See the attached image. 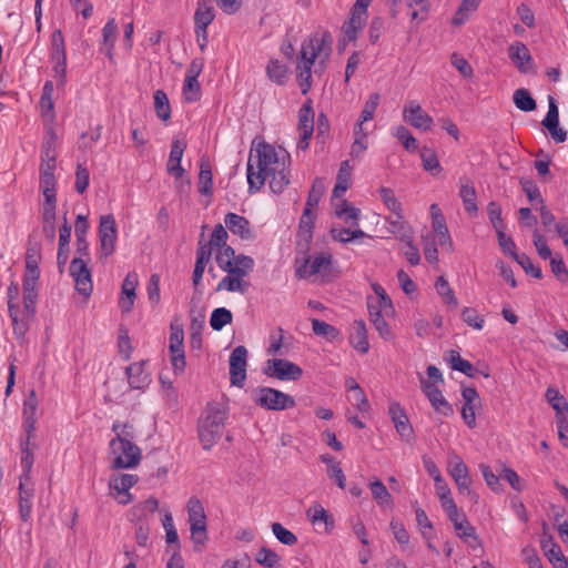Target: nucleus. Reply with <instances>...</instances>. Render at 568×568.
Masks as SVG:
<instances>
[{
	"label": "nucleus",
	"mask_w": 568,
	"mask_h": 568,
	"mask_svg": "<svg viewBox=\"0 0 568 568\" xmlns=\"http://www.w3.org/2000/svg\"><path fill=\"white\" fill-rule=\"evenodd\" d=\"M290 155L278 153L266 142L258 143L250 153L247 161V182L250 192L260 191L267 181L273 193H282L290 184Z\"/></svg>",
	"instance_id": "1"
},
{
	"label": "nucleus",
	"mask_w": 568,
	"mask_h": 568,
	"mask_svg": "<svg viewBox=\"0 0 568 568\" xmlns=\"http://www.w3.org/2000/svg\"><path fill=\"white\" fill-rule=\"evenodd\" d=\"M332 36L329 32H314L301 44L297 57V81L303 94L312 87V67L315 73L326 69L332 53Z\"/></svg>",
	"instance_id": "2"
},
{
	"label": "nucleus",
	"mask_w": 568,
	"mask_h": 568,
	"mask_svg": "<svg viewBox=\"0 0 568 568\" xmlns=\"http://www.w3.org/2000/svg\"><path fill=\"white\" fill-rule=\"evenodd\" d=\"M227 410L216 403H209L199 419L197 434L204 450H210L221 438Z\"/></svg>",
	"instance_id": "3"
},
{
	"label": "nucleus",
	"mask_w": 568,
	"mask_h": 568,
	"mask_svg": "<svg viewBox=\"0 0 568 568\" xmlns=\"http://www.w3.org/2000/svg\"><path fill=\"white\" fill-rule=\"evenodd\" d=\"M110 455L112 456L111 468L129 469L136 467L142 458L141 448L129 440H110Z\"/></svg>",
	"instance_id": "4"
},
{
	"label": "nucleus",
	"mask_w": 568,
	"mask_h": 568,
	"mask_svg": "<svg viewBox=\"0 0 568 568\" xmlns=\"http://www.w3.org/2000/svg\"><path fill=\"white\" fill-rule=\"evenodd\" d=\"M254 267V261L252 257H241L235 265V268L227 271V275L224 276L216 286V292H239L244 294L250 284L245 281V276L252 272Z\"/></svg>",
	"instance_id": "5"
},
{
	"label": "nucleus",
	"mask_w": 568,
	"mask_h": 568,
	"mask_svg": "<svg viewBox=\"0 0 568 568\" xmlns=\"http://www.w3.org/2000/svg\"><path fill=\"white\" fill-rule=\"evenodd\" d=\"M253 402L268 410H284L296 405L295 399L278 389L271 387H257L252 392Z\"/></svg>",
	"instance_id": "6"
},
{
	"label": "nucleus",
	"mask_w": 568,
	"mask_h": 568,
	"mask_svg": "<svg viewBox=\"0 0 568 568\" xmlns=\"http://www.w3.org/2000/svg\"><path fill=\"white\" fill-rule=\"evenodd\" d=\"M187 515L191 537L194 544L204 545L206 535V515L200 499L191 497L187 501Z\"/></svg>",
	"instance_id": "7"
},
{
	"label": "nucleus",
	"mask_w": 568,
	"mask_h": 568,
	"mask_svg": "<svg viewBox=\"0 0 568 568\" xmlns=\"http://www.w3.org/2000/svg\"><path fill=\"white\" fill-rule=\"evenodd\" d=\"M184 331L182 324L172 322L170 325L169 353L173 371L181 375L185 371Z\"/></svg>",
	"instance_id": "8"
},
{
	"label": "nucleus",
	"mask_w": 568,
	"mask_h": 568,
	"mask_svg": "<svg viewBox=\"0 0 568 568\" xmlns=\"http://www.w3.org/2000/svg\"><path fill=\"white\" fill-rule=\"evenodd\" d=\"M296 276L300 278H310L329 275L332 270V255L326 253L316 254L313 257H305L301 264L296 261Z\"/></svg>",
	"instance_id": "9"
},
{
	"label": "nucleus",
	"mask_w": 568,
	"mask_h": 568,
	"mask_svg": "<svg viewBox=\"0 0 568 568\" xmlns=\"http://www.w3.org/2000/svg\"><path fill=\"white\" fill-rule=\"evenodd\" d=\"M118 230L115 219L112 214H105L100 217L99 240L100 257H109L115 251Z\"/></svg>",
	"instance_id": "10"
},
{
	"label": "nucleus",
	"mask_w": 568,
	"mask_h": 568,
	"mask_svg": "<svg viewBox=\"0 0 568 568\" xmlns=\"http://www.w3.org/2000/svg\"><path fill=\"white\" fill-rule=\"evenodd\" d=\"M448 470L453 479L455 480L460 493H466L475 501L477 496L470 489L471 479L469 477L468 468L463 459L455 453L449 455Z\"/></svg>",
	"instance_id": "11"
},
{
	"label": "nucleus",
	"mask_w": 568,
	"mask_h": 568,
	"mask_svg": "<svg viewBox=\"0 0 568 568\" xmlns=\"http://www.w3.org/2000/svg\"><path fill=\"white\" fill-rule=\"evenodd\" d=\"M70 275L74 281L75 290L85 297H89L93 290L91 272L83 257H74L70 263Z\"/></svg>",
	"instance_id": "12"
},
{
	"label": "nucleus",
	"mask_w": 568,
	"mask_h": 568,
	"mask_svg": "<svg viewBox=\"0 0 568 568\" xmlns=\"http://www.w3.org/2000/svg\"><path fill=\"white\" fill-rule=\"evenodd\" d=\"M314 110L312 100H307L298 111V125L300 140L297 148L305 151L310 143V139L314 132Z\"/></svg>",
	"instance_id": "13"
},
{
	"label": "nucleus",
	"mask_w": 568,
	"mask_h": 568,
	"mask_svg": "<svg viewBox=\"0 0 568 568\" xmlns=\"http://www.w3.org/2000/svg\"><path fill=\"white\" fill-rule=\"evenodd\" d=\"M265 374L280 381H297L303 375V369L287 359L274 358L267 361Z\"/></svg>",
	"instance_id": "14"
},
{
	"label": "nucleus",
	"mask_w": 568,
	"mask_h": 568,
	"mask_svg": "<svg viewBox=\"0 0 568 568\" xmlns=\"http://www.w3.org/2000/svg\"><path fill=\"white\" fill-rule=\"evenodd\" d=\"M247 349L240 345L230 355V381L233 386L242 387L246 379Z\"/></svg>",
	"instance_id": "15"
},
{
	"label": "nucleus",
	"mask_w": 568,
	"mask_h": 568,
	"mask_svg": "<svg viewBox=\"0 0 568 568\" xmlns=\"http://www.w3.org/2000/svg\"><path fill=\"white\" fill-rule=\"evenodd\" d=\"M403 119L416 129L428 131L433 125V118L428 115L420 104L409 101L403 109Z\"/></svg>",
	"instance_id": "16"
},
{
	"label": "nucleus",
	"mask_w": 568,
	"mask_h": 568,
	"mask_svg": "<svg viewBox=\"0 0 568 568\" xmlns=\"http://www.w3.org/2000/svg\"><path fill=\"white\" fill-rule=\"evenodd\" d=\"M388 414L402 439L409 443L414 437V430L405 409L399 403L392 402L388 407Z\"/></svg>",
	"instance_id": "17"
},
{
	"label": "nucleus",
	"mask_w": 568,
	"mask_h": 568,
	"mask_svg": "<svg viewBox=\"0 0 568 568\" xmlns=\"http://www.w3.org/2000/svg\"><path fill=\"white\" fill-rule=\"evenodd\" d=\"M420 388L437 413L443 416H450L453 414L452 405L445 399L440 389L435 384L428 379L422 378Z\"/></svg>",
	"instance_id": "18"
},
{
	"label": "nucleus",
	"mask_w": 568,
	"mask_h": 568,
	"mask_svg": "<svg viewBox=\"0 0 568 568\" xmlns=\"http://www.w3.org/2000/svg\"><path fill=\"white\" fill-rule=\"evenodd\" d=\"M138 480L139 477L132 474L114 475L110 478L109 487L111 490L116 491L118 495H122L123 498L119 499V503L126 505L132 500V495L129 493V489L132 488Z\"/></svg>",
	"instance_id": "19"
},
{
	"label": "nucleus",
	"mask_w": 568,
	"mask_h": 568,
	"mask_svg": "<svg viewBox=\"0 0 568 568\" xmlns=\"http://www.w3.org/2000/svg\"><path fill=\"white\" fill-rule=\"evenodd\" d=\"M508 57L521 73L532 69V58L528 48L523 42H515L508 49Z\"/></svg>",
	"instance_id": "20"
},
{
	"label": "nucleus",
	"mask_w": 568,
	"mask_h": 568,
	"mask_svg": "<svg viewBox=\"0 0 568 568\" xmlns=\"http://www.w3.org/2000/svg\"><path fill=\"white\" fill-rule=\"evenodd\" d=\"M139 284L138 274L130 272L122 283V296L120 298V307L123 312H130L133 307L136 294L135 290Z\"/></svg>",
	"instance_id": "21"
},
{
	"label": "nucleus",
	"mask_w": 568,
	"mask_h": 568,
	"mask_svg": "<svg viewBox=\"0 0 568 568\" xmlns=\"http://www.w3.org/2000/svg\"><path fill=\"white\" fill-rule=\"evenodd\" d=\"M19 294L18 285L11 284L8 288V308L9 315L12 321L13 331L17 335L22 336L27 332V321L26 318H20V308L18 305L13 304V300L17 298Z\"/></svg>",
	"instance_id": "22"
},
{
	"label": "nucleus",
	"mask_w": 568,
	"mask_h": 568,
	"mask_svg": "<svg viewBox=\"0 0 568 568\" xmlns=\"http://www.w3.org/2000/svg\"><path fill=\"white\" fill-rule=\"evenodd\" d=\"M185 146V143L180 140H173L171 144V151L169 161L166 163V170L175 179H181L185 173V170L181 166V160Z\"/></svg>",
	"instance_id": "23"
},
{
	"label": "nucleus",
	"mask_w": 568,
	"mask_h": 568,
	"mask_svg": "<svg viewBox=\"0 0 568 568\" xmlns=\"http://www.w3.org/2000/svg\"><path fill=\"white\" fill-rule=\"evenodd\" d=\"M446 514L450 521L453 523L454 528L457 531V535L462 539L467 540V538H473L474 540H477L475 528L469 524L466 516L458 511L457 507L454 510L452 509L447 511Z\"/></svg>",
	"instance_id": "24"
},
{
	"label": "nucleus",
	"mask_w": 568,
	"mask_h": 568,
	"mask_svg": "<svg viewBox=\"0 0 568 568\" xmlns=\"http://www.w3.org/2000/svg\"><path fill=\"white\" fill-rule=\"evenodd\" d=\"M214 18L215 10L211 4V0H199L194 13V29H200V32L204 33V29H207Z\"/></svg>",
	"instance_id": "25"
},
{
	"label": "nucleus",
	"mask_w": 568,
	"mask_h": 568,
	"mask_svg": "<svg viewBox=\"0 0 568 568\" xmlns=\"http://www.w3.org/2000/svg\"><path fill=\"white\" fill-rule=\"evenodd\" d=\"M349 343L356 351L362 354H366L369 351L367 328L364 321H354L352 325V332L349 334Z\"/></svg>",
	"instance_id": "26"
},
{
	"label": "nucleus",
	"mask_w": 568,
	"mask_h": 568,
	"mask_svg": "<svg viewBox=\"0 0 568 568\" xmlns=\"http://www.w3.org/2000/svg\"><path fill=\"white\" fill-rule=\"evenodd\" d=\"M129 384L134 389H143L149 385V374L145 372V362L133 363L126 367Z\"/></svg>",
	"instance_id": "27"
},
{
	"label": "nucleus",
	"mask_w": 568,
	"mask_h": 568,
	"mask_svg": "<svg viewBox=\"0 0 568 568\" xmlns=\"http://www.w3.org/2000/svg\"><path fill=\"white\" fill-rule=\"evenodd\" d=\"M459 196L463 200L465 210L470 215L477 213L476 191L469 179L463 176L459 179Z\"/></svg>",
	"instance_id": "28"
},
{
	"label": "nucleus",
	"mask_w": 568,
	"mask_h": 568,
	"mask_svg": "<svg viewBox=\"0 0 568 568\" xmlns=\"http://www.w3.org/2000/svg\"><path fill=\"white\" fill-rule=\"evenodd\" d=\"M315 210L304 207L303 214L300 219L297 237L308 245L313 237V229L315 223Z\"/></svg>",
	"instance_id": "29"
},
{
	"label": "nucleus",
	"mask_w": 568,
	"mask_h": 568,
	"mask_svg": "<svg viewBox=\"0 0 568 568\" xmlns=\"http://www.w3.org/2000/svg\"><path fill=\"white\" fill-rule=\"evenodd\" d=\"M37 298V285H23V310H20V318H26L27 326L36 313Z\"/></svg>",
	"instance_id": "30"
},
{
	"label": "nucleus",
	"mask_w": 568,
	"mask_h": 568,
	"mask_svg": "<svg viewBox=\"0 0 568 568\" xmlns=\"http://www.w3.org/2000/svg\"><path fill=\"white\" fill-rule=\"evenodd\" d=\"M224 222L233 234L239 235L242 239L251 237L250 223L244 216L235 213H227Z\"/></svg>",
	"instance_id": "31"
},
{
	"label": "nucleus",
	"mask_w": 568,
	"mask_h": 568,
	"mask_svg": "<svg viewBox=\"0 0 568 568\" xmlns=\"http://www.w3.org/2000/svg\"><path fill=\"white\" fill-rule=\"evenodd\" d=\"M118 36V24L114 19H110L102 30L101 50L105 52L110 60L113 59V49Z\"/></svg>",
	"instance_id": "32"
},
{
	"label": "nucleus",
	"mask_w": 568,
	"mask_h": 568,
	"mask_svg": "<svg viewBox=\"0 0 568 568\" xmlns=\"http://www.w3.org/2000/svg\"><path fill=\"white\" fill-rule=\"evenodd\" d=\"M334 213L349 226L358 227L361 211L346 200H343L341 203L335 205Z\"/></svg>",
	"instance_id": "33"
},
{
	"label": "nucleus",
	"mask_w": 568,
	"mask_h": 568,
	"mask_svg": "<svg viewBox=\"0 0 568 568\" xmlns=\"http://www.w3.org/2000/svg\"><path fill=\"white\" fill-rule=\"evenodd\" d=\"M241 257H247L246 255L240 254L235 255V251L231 246L220 247L217 250L215 261L217 266L224 271H231L235 268L237 262Z\"/></svg>",
	"instance_id": "34"
},
{
	"label": "nucleus",
	"mask_w": 568,
	"mask_h": 568,
	"mask_svg": "<svg viewBox=\"0 0 568 568\" xmlns=\"http://www.w3.org/2000/svg\"><path fill=\"white\" fill-rule=\"evenodd\" d=\"M307 516L313 525L323 524L325 532H328L334 528L333 516L318 504L314 505L307 510Z\"/></svg>",
	"instance_id": "35"
},
{
	"label": "nucleus",
	"mask_w": 568,
	"mask_h": 568,
	"mask_svg": "<svg viewBox=\"0 0 568 568\" xmlns=\"http://www.w3.org/2000/svg\"><path fill=\"white\" fill-rule=\"evenodd\" d=\"M352 178V166L349 165L348 161H343L341 163L337 178H336V184L333 190V196L334 197H342L343 194L347 191L349 186V181Z\"/></svg>",
	"instance_id": "36"
},
{
	"label": "nucleus",
	"mask_w": 568,
	"mask_h": 568,
	"mask_svg": "<svg viewBox=\"0 0 568 568\" xmlns=\"http://www.w3.org/2000/svg\"><path fill=\"white\" fill-rule=\"evenodd\" d=\"M77 253L78 257L88 255V242L85 235L89 229L88 220L84 215H78L75 220Z\"/></svg>",
	"instance_id": "37"
},
{
	"label": "nucleus",
	"mask_w": 568,
	"mask_h": 568,
	"mask_svg": "<svg viewBox=\"0 0 568 568\" xmlns=\"http://www.w3.org/2000/svg\"><path fill=\"white\" fill-rule=\"evenodd\" d=\"M53 91L54 87L51 81H47L42 89V94L40 98V108L42 111V115L44 118H49L52 122L54 119V103H53Z\"/></svg>",
	"instance_id": "38"
},
{
	"label": "nucleus",
	"mask_w": 568,
	"mask_h": 568,
	"mask_svg": "<svg viewBox=\"0 0 568 568\" xmlns=\"http://www.w3.org/2000/svg\"><path fill=\"white\" fill-rule=\"evenodd\" d=\"M545 396L549 405L556 410L557 418L568 415V402L556 387H548Z\"/></svg>",
	"instance_id": "39"
},
{
	"label": "nucleus",
	"mask_w": 568,
	"mask_h": 568,
	"mask_svg": "<svg viewBox=\"0 0 568 568\" xmlns=\"http://www.w3.org/2000/svg\"><path fill=\"white\" fill-rule=\"evenodd\" d=\"M333 240L341 243H348L356 239H363L366 236L365 232L356 226L349 227H337L333 226L329 231Z\"/></svg>",
	"instance_id": "40"
},
{
	"label": "nucleus",
	"mask_w": 568,
	"mask_h": 568,
	"mask_svg": "<svg viewBox=\"0 0 568 568\" xmlns=\"http://www.w3.org/2000/svg\"><path fill=\"white\" fill-rule=\"evenodd\" d=\"M42 231L44 236L53 242L55 239V205H43Z\"/></svg>",
	"instance_id": "41"
},
{
	"label": "nucleus",
	"mask_w": 568,
	"mask_h": 568,
	"mask_svg": "<svg viewBox=\"0 0 568 568\" xmlns=\"http://www.w3.org/2000/svg\"><path fill=\"white\" fill-rule=\"evenodd\" d=\"M435 288L448 308L455 310L458 306V300L444 276L437 278Z\"/></svg>",
	"instance_id": "42"
},
{
	"label": "nucleus",
	"mask_w": 568,
	"mask_h": 568,
	"mask_svg": "<svg viewBox=\"0 0 568 568\" xmlns=\"http://www.w3.org/2000/svg\"><path fill=\"white\" fill-rule=\"evenodd\" d=\"M372 497L379 506H392L393 505V498L389 491L387 490L386 486L379 480H373L368 485Z\"/></svg>",
	"instance_id": "43"
},
{
	"label": "nucleus",
	"mask_w": 568,
	"mask_h": 568,
	"mask_svg": "<svg viewBox=\"0 0 568 568\" xmlns=\"http://www.w3.org/2000/svg\"><path fill=\"white\" fill-rule=\"evenodd\" d=\"M389 224V232L394 234L397 239L403 241H408L409 237L413 236L412 229L409 225L403 220L402 212L399 216L396 215L395 219H387Z\"/></svg>",
	"instance_id": "44"
},
{
	"label": "nucleus",
	"mask_w": 568,
	"mask_h": 568,
	"mask_svg": "<svg viewBox=\"0 0 568 568\" xmlns=\"http://www.w3.org/2000/svg\"><path fill=\"white\" fill-rule=\"evenodd\" d=\"M479 2L480 0H463L453 17L452 23L457 27L464 24L468 20L469 16L477 10Z\"/></svg>",
	"instance_id": "45"
},
{
	"label": "nucleus",
	"mask_w": 568,
	"mask_h": 568,
	"mask_svg": "<svg viewBox=\"0 0 568 568\" xmlns=\"http://www.w3.org/2000/svg\"><path fill=\"white\" fill-rule=\"evenodd\" d=\"M514 103L517 109L524 112H531L536 110L537 104L530 92L527 89H517L513 95Z\"/></svg>",
	"instance_id": "46"
},
{
	"label": "nucleus",
	"mask_w": 568,
	"mask_h": 568,
	"mask_svg": "<svg viewBox=\"0 0 568 568\" xmlns=\"http://www.w3.org/2000/svg\"><path fill=\"white\" fill-rule=\"evenodd\" d=\"M40 187L45 199L44 205H57L55 176L40 174Z\"/></svg>",
	"instance_id": "47"
},
{
	"label": "nucleus",
	"mask_w": 568,
	"mask_h": 568,
	"mask_svg": "<svg viewBox=\"0 0 568 568\" xmlns=\"http://www.w3.org/2000/svg\"><path fill=\"white\" fill-rule=\"evenodd\" d=\"M268 79L276 84H284L287 79V68L278 60H271L266 67Z\"/></svg>",
	"instance_id": "48"
},
{
	"label": "nucleus",
	"mask_w": 568,
	"mask_h": 568,
	"mask_svg": "<svg viewBox=\"0 0 568 568\" xmlns=\"http://www.w3.org/2000/svg\"><path fill=\"white\" fill-rule=\"evenodd\" d=\"M312 329L315 335L322 336L329 342L336 341L341 336L338 329L333 325L317 318L312 320Z\"/></svg>",
	"instance_id": "49"
},
{
	"label": "nucleus",
	"mask_w": 568,
	"mask_h": 568,
	"mask_svg": "<svg viewBox=\"0 0 568 568\" xmlns=\"http://www.w3.org/2000/svg\"><path fill=\"white\" fill-rule=\"evenodd\" d=\"M154 109L158 118L162 121H168L171 118L169 98L163 90H156L154 92Z\"/></svg>",
	"instance_id": "50"
},
{
	"label": "nucleus",
	"mask_w": 568,
	"mask_h": 568,
	"mask_svg": "<svg viewBox=\"0 0 568 568\" xmlns=\"http://www.w3.org/2000/svg\"><path fill=\"white\" fill-rule=\"evenodd\" d=\"M542 549L555 568H568V561L557 545L544 542Z\"/></svg>",
	"instance_id": "51"
},
{
	"label": "nucleus",
	"mask_w": 568,
	"mask_h": 568,
	"mask_svg": "<svg viewBox=\"0 0 568 568\" xmlns=\"http://www.w3.org/2000/svg\"><path fill=\"white\" fill-rule=\"evenodd\" d=\"M233 315L230 310L225 307L215 308L210 318V325L214 331H221L225 325L231 324Z\"/></svg>",
	"instance_id": "52"
},
{
	"label": "nucleus",
	"mask_w": 568,
	"mask_h": 568,
	"mask_svg": "<svg viewBox=\"0 0 568 568\" xmlns=\"http://www.w3.org/2000/svg\"><path fill=\"white\" fill-rule=\"evenodd\" d=\"M159 508V501L155 497L151 496L144 501L138 504L132 509V515L136 517V519L141 518L146 520L148 516L155 513Z\"/></svg>",
	"instance_id": "53"
},
{
	"label": "nucleus",
	"mask_w": 568,
	"mask_h": 568,
	"mask_svg": "<svg viewBox=\"0 0 568 568\" xmlns=\"http://www.w3.org/2000/svg\"><path fill=\"white\" fill-rule=\"evenodd\" d=\"M212 185L213 180L211 168L207 163L202 162L199 174V192L204 195L211 194Z\"/></svg>",
	"instance_id": "54"
},
{
	"label": "nucleus",
	"mask_w": 568,
	"mask_h": 568,
	"mask_svg": "<svg viewBox=\"0 0 568 568\" xmlns=\"http://www.w3.org/2000/svg\"><path fill=\"white\" fill-rule=\"evenodd\" d=\"M38 406V399L36 396V392L31 390L29 397L24 400L23 405V414L26 417V422L28 424V433L31 434L34 425V414Z\"/></svg>",
	"instance_id": "55"
},
{
	"label": "nucleus",
	"mask_w": 568,
	"mask_h": 568,
	"mask_svg": "<svg viewBox=\"0 0 568 568\" xmlns=\"http://www.w3.org/2000/svg\"><path fill=\"white\" fill-rule=\"evenodd\" d=\"M324 190H325L324 181L321 178L315 179V181L313 182V185L308 192L305 207L315 210L322 195L324 194Z\"/></svg>",
	"instance_id": "56"
},
{
	"label": "nucleus",
	"mask_w": 568,
	"mask_h": 568,
	"mask_svg": "<svg viewBox=\"0 0 568 568\" xmlns=\"http://www.w3.org/2000/svg\"><path fill=\"white\" fill-rule=\"evenodd\" d=\"M420 159H422L423 168L426 171H428V172L436 171V173L440 172L442 168H440L438 158L434 150L424 146L420 150Z\"/></svg>",
	"instance_id": "57"
},
{
	"label": "nucleus",
	"mask_w": 568,
	"mask_h": 568,
	"mask_svg": "<svg viewBox=\"0 0 568 568\" xmlns=\"http://www.w3.org/2000/svg\"><path fill=\"white\" fill-rule=\"evenodd\" d=\"M424 255L427 262L437 264L438 262V250L435 235H425L422 239Z\"/></svg>",
	"instance_id": "58"
},
{
	"label": "nucleus",
	"mask_w": 568,
	"mask_h": 568,
	"mask_svg": "<svg viewBox=\"0 0 568 568\" xmlns=\"http://www.w3.org/2000/svg\"><path fill=\"white\" fill-rule=\"evenodd\" d=\"M60 57H67V53L63 33L58 29L51 36L50 59Z\"/></svg>",
	"instance_id": "59"
},
{
	"label": "nucleus",
	"mask_w": 568,
	"mask_h": 568,
	"mask_svg": "<svg viewBox=\"0 0 568 568\" xmlns=\"http://www.w3.org/2000/svg\"><path fill=\"white\" fill-rule=\"evenodd\" d=\"M112 430L115 433V437L112 438L111 440L133 442V439L135 438L134 427L128 423H121L116 420L112 425Z\"/></svg>",
	"instance_id": "60"
},
{
	"label": "nucleus",
	"mask_w": 568,
	"mask_h": 568,
	"mask_svg": "<svg viewBox=\"0 0 568 568\" xmlns=\"http://www.w3.org/2000/svg\"><path fill=\"white\" fill-rule=\"evenodd\" d=\"M379 194L384 205L395 215L399 216V213L402 212V204L395 196L393 190L389 187H381Z\"/></svg>",
	"instance_id": "61"
},
{
	"label": "nucleus",
	"mask_w": 568,
	"mask_h": 568,
	"mask_svg": "<svg viewBox=\"0 0 568 568\" xmlns=\"http://www.w3.org/2000/svg\"><path fill=\"white\" fill-rule=\"evenodd\" d=\"M463 321L474 329L480 331L484 327L485 320L478 312L470 307H464L462 311Z\"/></svg>",
	"instance_id": "62"
},
{
	"label": "nucleus",
	"mask_w": 568,
	"mask_h": 568,
	"mask_svg": "<svg viewBox=\"0 0 568 568\" xmlns=\"http://www.w3.org/2000/svg\"><path fill=\"white\" fill-rule=\"evenodd\" d=\"M255 560L261 566H264L266 568H274L277 565L278 560H280V556L275 551H273L272 549L266 548V547H262L257 551Z\"/></svg>",
	"instance_id": "63"
},
{
	"label": "nucleus",
	"mask_w": 568,
	"mask_h": 568,
	"mask_svg": "<svg viewBox=\"0 0 568 568\" xmlns=\"http://www.w3.org/2000/svg\"><path fill=\"white\" fill-rule=\"evenodd\" d=\"M550 260V268L556 278L561 283H568V268L560 255L552 256Z\"/></svg>",
	"instance_id": "64"
}]
</instances>
